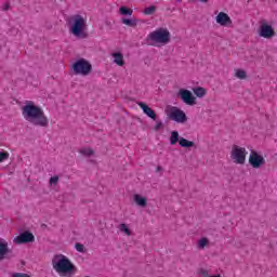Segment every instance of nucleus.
<instances>
[{"label":"nucleus","instance_id":"obj_1","mask_svg":"<svg viewBox=\"0 0 277 277\" xmlns=\"http://www.w3.org/2000/svg\"><path fill=\"white\" fill-rule=\"evenodd\" d=\"M22 116L34 127H49V118L44 116V110L32 101H27L22 107Z\"/></svg>","mask_w":277,"mask_h":277},{"label":"nucleus","instance_id":"obj_2","mask_svg":"<svg viewBox=\"0 0 277 277\" xmlns=\"http://www.w3.org/2000/svg\"><path fill=\"white\" fill-rule=\"evenodd\" d=\"M52 265L60 276L72 277L77 274V266L64 254L55 255L52 260Z\"/></svg>","mask_w":277,"mask_h":277},{"label":"nucleus","instance_id":"obj_3","mask_svg":"<svg viewBox=\"0 0 277 277\" xmlns=\"http://www.w3.org/2000/svg\"><path fill=\"white\" fill-rule=\"evenodd\" d=\"M70 34L76 36V38H88V34L83 31L85 29V18L80 14H76L69 19Z\"/></svg>","mask_w":277,"mask_h":277},{"label":"nucleus","instance_id":"obj_4","mask_svg":"<svg viewBox=\"0 0 277 277\" xmlns=\"http://www.w3.org/2000/svg\"><path fill=\"white\" fill-rule=\"evenodd\" d=\"M71 69L74 75L88 77L92 72V64L85 58H79L71 65Z\"/></svg>","mask_w":277,"mask_h":277},{"label":"nucleus","instance_id":"obj_5","mask_svg":"<svg viewBox=\"0 0 277 277\" xmlns=\"http://www.w3.org/2000/svg\"><path fill=\"white\" fill-rule=\"evenodd\" d=\"M157 42L159 44H168L170 42V30L166 28H158L147 36V42Z\"/></svg>","mask_w":277,"mask_h":277},{"label":"nucleus","instance_id":"obj_6","mask_svg":"<svg viewBox=\"0 0 277 277\" xmlns=\"http://www.w3.org/2000/svg\"><path fill=\"white\" fill-rule=\"evenodd\" d=\"M167 116L173 122H177V124H185L187 122V115L176 106H170L167 110Z\"/></svg>","mask_w":277,"mask_h":277},{"label":"nucleus","instance_id":"obj_7","mask_svg":"<svg viewBox=\"0 0 277 277\" xmlns=\"http://www.w3.org/2000/svg\"><path fill=\"white\" fill-rule=\"evenodd\" d=\"M248 155V151L245 147H239L238 145H234L232 147V154L230 158L235 160V163H238L239 166H243L246 163V156Z\"/></svg>","mask_w":277,"mask_h":277},{"label":"nucleus","instance_id":"obj_8","mask_svg":"<svg viewBox=\"0 0 277 277\" xmlns=\"http://www.w3.org/2000/svg\"><path fill=\"white\" fill-rule=\"evenodd\" d=\"M249 164L251 168L259 170L265 166V158L261 154L256 153V150H251L249 156Z\"/></svg>","mask_w":277,"mask_h":277},{"label":"nucleus","instance_id":"obj_9","mask_svg":"<svg viewBox=\"0 0 277 277\" xmlns=\"http://www.w3.org/2000/svg\"><path fill=\"white\" fill-rule=\"evenodd\" d=\"M179 98L185 103V105L194 106L196 105V96H194V93L187 89H180L177 92Z\"/></svg>","mask_w":277,"mask_h":277},{"label":"nucleus","instance_id":"obj_10","mask_svg":"<svg viewBox=\"0 0 277 277\" xmlns=\"http://www.w3.org/2000/svg\"><path fill=\"white\" fill-rule=\"evenodd\" d=\"M10 259H14V253H12V250L8 246V241L0 238V261H10Z\"/></svg>","mask_w":277,"mask_h":277},{"label":"nucleus","instance_id":"obj_11","mask_svg":"<svg viewBox=\"0 0 277 277\" xmlns=\"http://www.w3.org/2000/svg\"><path fill=\"white\" fill-rule=\"evenodd\" d=\"M13 241L17 246H21L23 243H34V241H36V237L31 232L26 230L24 233H21L17 237H15Z\"/></svg>","mask_w":277,"mask_h":277},{"label":"nucleus","instance_id":"obj_12","mask_svg":"<svg viewBox=\"0 0 277 277\" xmlns=\"http://www.w3.org/2000/svg\"><path fill=\"white\" fill-rule=\"evenodd\" d=\"M274 36H276V31H274V27H272V25H269L267 23H263L260 26V29H259L260 38H265L266 40H272V38H274Z\"/></svg>","mask_w":277,"mask_h":277},{"label":"nucleus","instance_id":"obj_13","mask_svg":"<svg viewBox=\"0 0 277 277\" xmlns=\"http://www.w3.org/2000/svg\"><path fill=\"white\" fill-rule=\"evenodd\" d=\"M215 21L217 25H221V27L233 26V19H230V16H228V14H226L225 12H220L215 17Z\"/></svg>","mask_w":277,"mask_h":277},{"label":"nucleus","instance_id":"obj_14","mask_svg":"<svg viewBox=\"0 0 277 277\" xmlns=\"http://www.w3.org/2000/svg\"><path fill=\"white\" fill-rule=\"evenodd\" d=\"M138 107L142 109L143 114L147 116V118H150L151 120H157V113L153 110L146 103L144 102H137Z\"/></svg>","mask_w":277,"mask_h":277},{"label":"nucleus","instance_id":"obj_15","mask_svg":"<svg viewBox=\"0 0 277 277\" xmlns=\"http://www.w3.org/2000/svg\"><path fill=\"white\" fill-rule=\"evenodd\" d=\"M181 137L179 131H172L169 137L170 145L174 146L175 144H181Z\"/></svg>","mask_w":277,"mask_h":277},{"label":"nucleus","instance_id":"obj_16","mask_svg":"<svg viewBox=\"0 0 277 277\" xmlns=\"http://www.w3.org/2000/svg\"><path fill=\"white\" fill-rule=\"evenodd\" d=\"M134 202L138 206L142 207L143 209L148 205V200L146 197H143L141 195L135 194L134 195Z\"/></svg>","mask_w":277,"mask_h":277},{"label":"nucleus","instance_id":"obj_17","mask_svg":"<svg viewBox=\"0 0 277 277\" xmlns=\"http://www.w3.org/2000/svg\"><path fill=\"white\" fill-rule=\"evenodd\" d=\"M114 62L117 66H124V55L120 52L113 53Z\"/></svg>","mask_w":277,"mask_h":277},{"label":"nucleus","instance_id":"obj_18","mask_svg":"<svg viewBox=\"0 0 277 277\" xmlns=\"http://www.w3.org/2000/svg\"><path fill=\"white\" fill-rule=\"evenodd\" d=\"M180 146H181V148H194V146H196V143H194V141H189L185 137H181Z\"/></svg>","mask_w":277,"mask_h":277},{"label":"nucleus","instance_id":"obj_19","mask_svg":"<svg viewBox=\"0 0 277 277\" xmlns=\"http://www.w3.org/2000/svg\"><path fill=\"white\" fill-rule=\"evenodd\" d=\"M121 23L127 27H137V18H121Z\"/></svg>","mask_w":277,"mask_h":277},{"label":"nucleus","instance_id":"obj_20","mask_svg":"<svg viewBox=\"0 0 277 277\" xmlns=\"http://www.w3.org/2000/svg\"><path fill=\"white\" fill-rule=\"evenodd\" d=\"M193 92H194L195 96H197L198 98H202L207 94V89H205L202 87H197V88L193 89Z\"/></svg>","mask_w":277,"mask_h":277},{"label":"nucleus","instance_id":"obj_21","mask_svg":"<svg viewBox=\"0 0 277 277\" xmlns=\"http://www.w3.org/2000/svg\"><path fill=\"white\" fill-rule=\"evenodd\" d=\"M119 14H121V16H133V9H129V6H120Z\"/></svg>","mask_w":277,"mask_h":277},{"label":"nucleus","instance_id":"obj_22","mask_svg":"<svg viewBox=\"0 0 277 277\" xmlns=\"http://www.w3.org/2000/svg\"><path fill=\"white\" fill-rule=\"evenodd\" d=\"M235 77H237V79L243 80V79H248V74L243 69H236Z\"/></svg>","mask_w":277,"mask_h":277},{"label":"nucleus","instance_id":"obj_23","mask_svg":"<svg viewBox=\"0 0 277 277\" xmlns=\"http://www.w3.org/2000/svg\"><path fill=\"white\" fill-rule=\"evenodd\" d=\"M155 12H157V6L151 5L149 8H145L143 11V14H146L147 16H150L153 14H155Z\"/></svg>","mask_w":277,"mask_h":277},{"label":"nucleus","instance_id":"obj_24","mask_svg":"<svg viewBox=\"0 0 277 277\" xmlns=\"http://www.w3.org/2000/svg\"><path fill=\"white\" fill-rule=\"evenodd\" d=\"M119 229L121 230V233H124L128 236H131V229L129 228V226H127V224L121 223L119 225Z\"/></svg>","mask_w":277,"mask_h":277},{"label":"nucleus","instance_id":"obj_25","mask_svg":"<svg viewBox=\"0 0 277 277\" xmlns=\"http://www.w3.org/2000/svg\"><path fill=\"white\" fill-rule=\"evenodd\" d=\"M209 246V239L208 238H201L199 241H198V248L200 250H203L205 247Z\"/></svg>","mask_w":277,"mask_h":277},{"label":"nucleus","instance_id":"obj_26","mask_svg":"<svg viewBox=\"0 0 277 277\" xmlns=\"http://www.w3.org/2000/svg\"><path fill=\"white\" fill-rule=\"evenodd\" d=\"M81 155H84V157H92L94 155V150L92 148H84L80 150Z\"/></svg>","mask_w":277,"mask_h":277},{"label":"nucleus","instance_id":"obj_27","mask_svg":"<svg viewBox=\"0 0 277 277\" xmlns=\"http://www.w3.org/2000/svg\"><path fill=\"white\" fill-rule=\"evenodd\" d=\"M198 274L199 277H221L220 275L209 276V271L203 268L199 269Z\"/></svg>","mask_w":277,"mask_h":277},{"label":"nucleus","instance_id":"obj_28","mask_svg":"<svg viewBox=\"0 0 277 277\" xmlns=\"http://www.w3.org/2000/svg\"><path fill=\"white\" fill-rule=\"evenodd\" d=\"M5 159H10V154L4 150H0V163H3Z\"/></svg>","mask_w":277,"mask_h":277},{"label":"nucleus","instance_id":"obj_29","mask_svg":"<svg viewBox=\"0 0 277 277\" xmlns=\"http://www.w3.org/2000/svg\"><path fill=\"white\" fill-rule=\"evenodd\" d=\"M75 248L77 252H85V246H83L81 242L76 243Z\"/></svg>","mask_w":277,"mask_h":277},{"label":"nucleus","instance_id":"obj_30","mask_svg":"<svg viewBox=\"0 0 277 277\" xmlns=\"http://www.w3.org/2000/svg\"><path fill=\"white\" fill-rule=\"evenodd\" d=\"M57 183H60V176L54 175L50 177V185H57Z\"/></svg>","mask_w":277,"mask_h":277},{"label":"nucleus","instance_id":"obj_31","mask_svg":"<svg viewBox=\"0 0 277 277\" xmlns=\"http://www.w3.org/2000/svg\"><path fill=\"white\" fill-rule=\"evenodd\" d=\"M160 129H163V122L157 121L155 126V131H160Z\"/></svg>","mask_w":277,"mask_h":277},{"label":"nucleus","instance_id":"obj_32","mask_svg":"<svg viewBox=\"0 0 277 277\" xmlns=\"http://www.w3.org/2000/svg\"><path fill=\"white\" fill-rule=\"evenodd\" d=\"M10 10V2H5L3 5H2V11L3 12H8Z\"/></svg>","mask_w":277,"mask_h":277},{"label":"nucleus","instance_id":"obj_33","mask_svg":"<svg viewBox=\"0 0 277 277\" xmlns=\"http://www.w3.org/2000/svg\"><path fill=\"white\" fill-rule=\"evenodd\" d=\"M161 171H163V168H162L161 166H158V167L156 168V172H161Z\"/></svg>","mask_w":277,"mask_h":277},{"label":"nucleus","instance_id":"obj_34","mask_svg":"<svg viewBox=\"0 0 277 277\" xmlns=\"http://www.w3.org/2000/svg\"><path fill=\"white\" fill-rule=\"evenodd\" d=\"M41 228H47V224H42V225H41Z\"/></svg>","mask_w":277,"mask_h":277},{"label":"nucleus","instance_id":"obj_35","mask_svg":"<svg viewBox=\"0 0 277 277\" xmlns=\"http://www.w3.org/2000/svg\"><path fill=\"white\" fill-rule=\"evenodd\" d=\"M209 0H201L202 3H207Z\"/></svg>","mask_w":277,"mask_h":277},{"label":"nucleus","instance_id":"obj_36","mask_svg":"<svg viewBox=\"0 0 277 277\" xmlns=\"http://www.w3.org/2000/svg\"><path fill=\"white\" fill-rule=\"evenodd\" d=\"M179 2H181V0H177Z\"/></svg>","mask_w":277,"mask_h":277}]
</instances>
